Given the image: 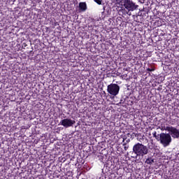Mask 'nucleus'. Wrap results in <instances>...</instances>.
<instances>
[{
	"label": "nucleus",
	"mask_w": 179,
	"mask_h": 179,
	"mask_svg": "<svg viewBox=\"0 0 179 179\" xmlns=\"http://www.w3.org/2000/svg\"><path fill=\"white\" fill-rule=\"evenodd\" d=\"M98 5H101V0H94Z\"/></svg>",
	"instance_id": "nucleus-10"
},
{
	"label": "nucleus",
	"mask_w": 179,
	"mask_h": 179,
	"mask_svg": "<svg viewBox=\"0 0 179 179\" xmlns=\"http://www.w3.org/2000/svg\"><path fill=\"white\" fill-rule=\"evenodd\" d=\"M78 8L81 12H86L87 10V4H86V2H80L78 4Z\"/></svg>",
	"instance_id": "nucleus-7"
},
{
	"label": "nucleus",
	"mask_w": 179,
	"mask_h": 179,
	"mask_svg": "<svg viewBox=\"0 0 179 179\" xmlns=\"http://www.w3.org/2000/svg\"><path fill=\"white\" fill-rule=\"evenodd\" d=\"M107 92L110 96H117L118 93H120V85L111 83L108 85Z\"/></svg>",
	"instance_id": "nucleus-4"
},
{
	"label": "nucleus",
	"mask_w": 179,
	"mask_h": 179,
	"mask_svg": "<svg viewBox=\"0 0 179 179\" xmlns=\"http://www.w3.org/2000/svg\"><path fill=\"white\" fill-rule=\"evenodd\" d=\"M141 3H145V0H140Z\"/></svg>",
	"instance_id": "nucleus-13"
},
{
	"label": "nucleus",
	"mask_w": 179,
	"mask_h": 179,
	"mask_svg": "<svg viewBox=\"0 0 179 179\" xmlns=\"http://www.w3.org/2000/svg\"><path fill=\"white\" fill-rule=\"evenodd\" d=\"M133 152L137 157L143 158V156H146L149 153V149L145 145L137 143L133 146Z\"/></svg>",
	"instance_id": "nucleus-1"
},
{
	"label": "nucleus",
	"mask_w": 179,
	"mask_h": 179,
	"mask_svg": "<svg viewBox=\"0 0 179 179\" xmlns=\"http://www.w3.org/2000/svg\"><path fill=\"white\" fill-rule=\"evenodd\" d=\"M153 163H155V159H153L152 157H148L145 160V164H150V166H152V164H153Z\"/></svg>",
	"instance_id": "nucleus-8"
},
{
	"label": "nucleus",
	"mask_w": 179,
	"mask_h": 179,
	"mask_svg": "<svg viewBox=\"0 0 179 179\" xmlns=\"http://www.w3.org/2000/svg\"><path fill=\"white\" fill-rule=\"evenodd\" d=\"M75 120H72L71 119H64L60 121V124L64 127V128H69L70 127H73L75 124Z\"/></svg>",
	"instance_id": "nucleus-6"
},
{
	"label": "nucleus",
	"mask_w": 179,
	"mask_h": 179,
	"mask_svg": "<svg viewBox=\"0 0 179 179\" xmlns=\"http://www.w3.org/2000/svg\"><path fill=\"white\" fill-rule=\"evenodd\" d=\"M159 141L160 143L166 148V146H169L170 143H171V136L170 134H166V133H161L159 134Z\"/></svg>",
	"instance_id": "nucleus-3"
},
{
	"label": "nucleus",
	"mask_w": 179,
	"mask_h": 179,
	"mask_svg": "<svg viewBox=\"0 0 179 179\" xmlns=\"http://www.w3.org/2000/svg\"><path fill=\"white\" fill-rule=\"evenodd\" d=\"M154 138H156L157 139V133L155 131V133L152 134Z\"/></svg>",
	"instance_id": "nucleus-12"
},
{
	"label": "nucleus",
	"mask_w": 179,
	"mask_h": 179,
	"mask_svg": "<svg viewBox=\"0 0 179 179\" xmlns=\"http://www.w3.org/2000/svg\"><path fill=\"white\" fill-rule=\"evenodd\" d=\"M165 131H168L170 135H171L172 138L174 139L179 138V129L171 126V127H166L164 128Z\"/></svg>",
	"instance_id": "nucleus-5"
},
{
	"label": "nucleus",
	"mask_w": 179,
	"mask_h": 179,
	"mask_svg": "<svg viewBox=\"0 0 179 179\" xmlns=\"http://www.w3.org/2000/svg\"><path fill=\"white\" fill-rule=\"evenodd\" d=\"M123 6L124 9H122L123 13H129V12H134V10H136L138 9V5L135 4L134 1L131 0H123Z\"/></svg>",
	"instance_id": "nucleus-2"
},
{
	"label": "nucleus",
	"mask_w": 179,
	"mask_h": 179,
	"mask_svg": "<svg viewBox=\"0 0 179 179\" xmlns=\"http://www.w3.org/2000/svg\"><path fill=\"white\" fill-rule=\"evenodd\" d=\"M127 142H129V139L128 141H127Z\"/></svg>",
	"instance_id": "nucleus-14"
},
{
	"label": "nucleus",
	"mask_w": 179,
	"mask_h": 179,
	"mask_svg": "<svg viewBox=\"0 0 179 179\" xmlns=\"http://www.w3.org/2000/svg\"><path fill=\"white\" fill-rule=\"evenodd\" d=\"M123 146H124V150H128V147H127V143H124L123 144Z\"/></svg>",
	"instance_id": "nucleus-11"
},
{
	"label": "nucleus",
	"mask_w": 179,
	"mask_h": 179,
	"mask_svg": "<svg viewBox=\"0 0 179 179\" xmlns=\"http://www.w3.org/2000/svg\"><path fill=\"white\" fill-rule=\"evenodd\" d=\"M146 71H147L148 72H153V71H156V69L155 68V66L151 65L150 67H148V68L146 69Z\"/></svg>",
	"instance_id": "nucleus-9"
}]
</instances>
